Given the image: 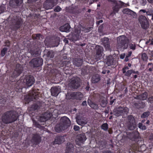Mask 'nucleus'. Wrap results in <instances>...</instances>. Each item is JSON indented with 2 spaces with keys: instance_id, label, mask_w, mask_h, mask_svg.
Returning <instances> with one entry per match:
<instances>
[{
  "instance_id": "1",
  "label": "nucleus",
  "mask_w": 153,
  "mask_h": 153,
  "mask_svg": "<svg viewBox=\"0 0 153 153\" xmlns=\"http://www.w3.org/2000/svg\"><path fill=\"white\" fill-rule=\"evenodd\" d=\"M70 124L71 121L69 119L66 117H63L61 118L59 124L56 125L55 130L58 132L62 131L67 128Z\"/></svg>"
},
{
  "instance_id": "2",
  "label": "nucleus",
  "mask_w": 153,
  "mask_h": 153,
  "mask_svg": "<svg viewBox=\"0 0 153 153\" xmlns=\"http://www.w3.org/2000/svg\"><path fill=\"white\" fill-rule=\"evenodd\" d=\"M17 118V114L16 112L10 111L5 113L3 116L2 120L4 123L7 124L16 121Z\"/></svg>"
},
{
  "instance_id": "3",
  "label": "nucleus",
  "mask_w": 153,
  "mask_h": 153,
  "mask_svg": "<svg viewBox=\"0 0 153 153\" xmlns=\"http://www.w3.org/2000/svg\"><path fill=\"white\" fill-rule=\"evenodd\" d=\"M91 28V27H89L86 28L81 25H79L77 27H75V32L71 39L72 41L77 40L79 39L80 30L83 31L85 32H88L90 31Z\"/></svg>"
},
{
  "instance_id": "4",
  "label": "nucleus",
  "mask_w": 153,
  "mask_h": 153,
  "mask_svg": "<svg viewBox=\"0 0 153 153\" xmlns=\"http://www.w3.org/2000/svg\"><path fill=\"white\" fill-rule=\"evenodd\" d=\"M117 41L118 48L126 49L127 48L129 40L125 36L122 35L118 37Z\"/></svg>"
},
{
  "instance_id": "5",
  "label": "nucleus",
  "mask_w": 153,
  "mask_h": 153,
  "mask_svg": "<svg viewBox=\"0 0 153 153\" xmlns=\"http://www.w3.org/2000/svg\"><path fill=\"white\" fill-rule=\"evenodd\" d=\"M38 94V93L35 90L30 91L29 94L25 96L24 99L25 101L26 102V103H28L33 100V99H36L39 97Z\"/></svg>"
},
{
  "instance_id": "6",
  "label": "nucleus",
  "mask_w": 153,
  "mask_h": 153,
  "mask_svg": "<svg viewBox=\"0 0 153 153\" xmlns=\"http://www.w3.org/2000/svg\"><path fill=\"white\" fill-rule=\"evenodd\" d=\"M83 94L80 92H73L71 93H68L66 96L67 99H76L81 100L83 97Z\"/></svg>"
},
{
  "instance_id": "7",
  "label": "nucleus",
  "mask_w": 153,
  "mask_h": 153,
  "mask_svg": "<svg viewBox=\"0 0 153 153\" xmlns=\"http://www.w3.org/2000/svg\"><path fill=\"white\" fill-rule=\"evenodd\" d=\"M128 111V109L126 107H119L118 108L114 109V114L116 116H119L122 115L124 113H127Z\"/></svg>"
},
{
  "instance_id": "8",
  "label": "nucleus",
  "mask_w": 153,
  "mask_h": 153,
  "mask_svg": "<svg viewBox=\"0 0 153 153\" xmlns=\"http://www.w3.org/2000/svg\"><path fill=\"white\" fill-rule=\"evenodd\" d=\"M138 21L143 29H146L148 27L149 23L145 16L142 15L140 16L139 18Z\"/></svg>"
},
{
  "instance_id": "9",
  "label": "nucleus",
  "mask_w": 153,
  "mask_h": 153,
  "mask_svg": "<svg viewBox=\"0 0 153 153\" xmlns=\"http://www.w3.org/2000/svg\"><path fill=\"white\" fill-rule=\"evenodd\" d=\"M57 0L47 1L44 4V7L47 10L51 9L57 4Z\"/></svg>"
},
{
  "instance_id": "10",
  "label": "nucleus",
  "mask_w": 153,
  "mask_h": 153,
  "mask_svg": "<svg viewBox=\"0 0 153 153\" xmlns=\"http://www.w3.org/2000/svg\"><path fill=\"white\" fill-rule=\"evenodd\" d=\"M79 78H73L70 80L69 86L73 88H77L79 86Z\"/></svg>"
},
{
  "instance_id": "11",
  "label": "nucleus",
  "mask_w": 153,
  "mask_h": 153,
  "mask_svg": "<svg viewBox=\"0 0 153 153\" xmlns=\"http://www.w3.org/2000/svg\"><path fill=\"white\" fill-rule=\"evenodd\" d=\"M136 123L134 118L132 116L129 117L128 121L127 123V126L130 130L134 129L136 127Z\"/></svg>"
},
{
  "instance_id": "12",
  "label": "nucleus",
  "mask_w": 153,
  "mask_h": 153,
  "mask_svg": "<svg viewBox=\"0 0 153 153\" xmlns=\"http://www.w3.org/2000/svg\"><path fill=\"white\" fill-rule=\"evenodd\" d=\"M96 54L95 59L97 60L100 59L103 54V49L102 47L97 46L96 48Z\"/></svg>"
},
{
  "instance_id": "13",
  "label": "nucleus",
  "mask_w": 153,
  "mask_h": 153,
  "mask_svg": "<svg viewBox=\"0 0 153 153\" xmlns=\"http://www.w3.org/2000/svg\"><path fill=\"white\" fill-rule=\"evenodd\" d=\"M42 59L41 58H37L33 59L31 62L34 67H38L42 65L43 64Z\"/></svg>"
},
{
  "instance_id": "14",
  "label": "nucleus",
  "mask_w": 153,
  "mask_h": 153,
  "mask_svg": "<svg viewBox=\"0 0 153 153\" xmlns=\"http://www.w3.org/2000/svg\"><path fill=\"white\" fill-rule=\"evenodd\" d=\"M86 137L84 134H81L78 135L77 136L76 141V143L79 145H81L86 140Z\"/></svg>"
},
{
  "instance_id": "15",
  "label": "nucleus",
  "mask_w": 153,
  "mask_h": 153,
  "mask_svg": "<svg viewBox=\"0 0 153 153\" xmlns=\"http://www.w3.org/2000/svg\"><path fill=\"white\" fill-rule=\"evenodd\" d=\"M76 121L78 124L82 126H84L88 123V120L83 117L77 116L76 118Z\"/></svg>"
},
{
  "instance_id": "16",
  "label": "nucleus",
  "mask_w": 153,
  "mask_h": 153,
  "mask_svg": "<svg viewBox=\"0 0 153 153\" xmlns=\"http://www.w3.org/2000/svg\"><path fill=\"white\" fill-rule=\"evenodd\" d=\"M26 85L28 87L32 86L34 83V77L31 76H28L26 78Z\"/></svg>"
},
{
  "instance_id": "17",
  "label": "nucleus",
  "mask_w": 153,
  "mask_h": 153,
  "mask_svg": "<svg viewBox=\"0 0 153 153\" xmlns=\"http://www.w3.org/2000/svg\"><path fill=\"white\" fill-rule=\"evenodd\" d=\"M52 116V114L48 112H46L42 114L39 118V121L40 122H45L49 119Z\"/></svg>"
},
{
  "instance_id": "18",
  "label": "nucleus",
  "mask_w": 153,
  "mask_h": 153,
  "mask_svg": "<svg viewBox=\"0 0 153 153\" xmlns=\"http://www.w3.org/2000/svg\"><path fill=\"white\" fill-rule=\"evenodd\" d=\"M60 92L61 88L59 87H53L51 89V92L53 96H57Z\"/></svg>"
},
{
  "instance_id": "19",
  "label": "nucleus",
  "mask_w": 153,
  "mask_h": 153,
  "mask_svg": "<svg viewBox=\"0 0 153 153\" xmlns=\"http://www.w3.org/2000/svg\"><path fill=\"white\" fill-rule=\"evenodd\" d=\"M22 71V68L20 65L17 64L16 66V68L14 72L13 76L17 77L19 76L21 73Z\"/></svg>"
},
{
  "instance_id": "20",
  "label": "nucleus",
  "mask_w": 153,
  "mask_h": 153,
  "mask_svg": "<svg viewBox=\"0 0 153 153\" xmlns=\"http://www.w3.org/2000/svg\"><path fill=\"white\" fill-rule=\"evenodd\" d=\"M64 137L62 136H58L56 137L54 141V144H59L64 142Z\"/></svg>"
},
{
  "instance_id": "21",
  "label": "nucleus",
  "mask_w": 153,
  "mask_h": 153,
  "mask_svg": "<svg viewBox=\"0 0 153 153\" xmlns=\"http://www.w3.org/2000/svg\"><path fill=\"white\" fill-rule=\"evenodd\" d=\"M102 42L106 50H110V45L109 39L107 38H104L102 40Z\"/></svg>"
},
{
  "instance_id": "22",
  "label": "nucleus",
  "mask_w": 153,
  "mask_h": 153,
  "mask_svg": "<svg viewBox=\"0 0 153 153\" xmlns=\"http://www.w3.org/2000/svg\"><path fill=\"white\" fill-rule=\"evenodd\" d=\"M31 141L34 144H37L40 141V137L38 134L34 135Z\"/></svg>"
},
{
  "instance_id": "23",
  "label": "nucleus",
  "mask_w": 153,
  "mask_h": 153,
  "mask_svg": "<svg viewBox=\"0 0 153 153\" xmlns=\"http://www.w3.org/2000/svg\"><path fill=\"white\" fill-rule=\"evenodd\" d=\"M70 28V25L68 24H67L61 26L59 28V30L61 32H68L69 31Z\"/></svg>"
},
{
  "instance_id": "24",
  "label": "nucleus",
  "mask_w": 153,
  "mask_h": 153,
  "mask_svg": "<svg viewBox=\"0 0 153 153\" xmlns=\"http://www.w3.org/2000/svg\"><path fill=\"white\" fill-rule=\"evenodd\" d=\"M74 152V147L72 144L69 143L68 144L66 147L65 153H73Z\"/></svg>"
},
{
  "instance_id": "25",
  "label": "nucleus",
  "mask_w": 153,
  "mask_h": 153,
  "mask_svg": "<svg viewBox=\"0 0 153 153\" xmlns=\"http://www.w3.org/2000/svg\"><path fill=\"white\" fill-rule=\"evenodd\" d=\"M147 97V94L146 92H144L143 94L137 96V99L142 100H146Z\"/></svg>"
},
{
  "instance_id": "26",
  "label": "nucleus",
  "mask_w": 153,
  "mask_h": 153,
  "mask_svg": "<svg viewBox=\"0 0 153 153\" xmlns=\"http://www.w3.org/2000/svg\"><path fill=\"white\" fill-rule=\"evenodd\" d=\"M88 102L89 106L92 108L95 109H97L98 108V105L92 102L91 100H88Z\"/></svg>"
},
{
  "instance_id": "27",
  "label": "nucleus",
  "mask_w": 153,
  "mask_h": 153,
  "mask_svg": "<svg viewBox=\"0 0 153 153\" xmlns=\"http://www.w3.org/2000/svg\"><path fill=\"white\" fill-rule=\"evenodd\" d=\"M82 63V60L81 59H76L74 62V64L77 67L80 66Z\"/></svg>"
},
{
  "instance_id": "28",
  "label": "nucleus",
  "mask_w": 153,
  "mask_h": 153,
  "mask_svg": "<svg viewBox=\"0 0 153 153\" xmlns=\"http://www.w3.org/2000/svg\"><path fill=\"white\" fill-rule=\"evenodd\" d=\"M132 73L139 74V72L138 71H135L133 70H128L126 72L125 75L127 76H129Z\"/></svg>"
},
{
  "instance_id": "29",
  "label": "nucleus",
  "mask_w": 153,
  "mask_h": 153,
  "mask_svg": "<svg viewBox=\"0 0 153 153\" xmlns=\"http://www.w3.org/2000/svg\"><path fill=\"white\" fill-rule=\"evenodd\" d=\"M113 58L111 56H109L107 58L106 64L110 66L113 64Z\"/></svg>"
},
{
  "instance_id": "30",
  "label": "nucleus",
  "mask_w": 153,
  "mask_h": 153,
  "mask_svg": "<svg viewBox=\"0 0 153 153\" xmlns=\"http://www.w3.org/2000/svg\"><path fill=\"white\" fill-rule=\"evenodd\" d=\"M100 80V77L98 75L93 76L92 78L93 83H95L98 82Z\"/></svg>"
},
{
  "instance_id": "31",
  "label": "nucleus",
  "mask_w": 153,
  "mask_h": 153,
  "mask_svg": "<svg viewBox=\"0 0 153 153\" xmlns=\"http://www.w3.org/2000/svg\"><path fill=\"white\" fill-rule=\"evenodd\" d=\"M101 101L100 105L102 107H105L107 104V101L105 98H101L100 100Z\"/></svg>"
},
{
  "instance_id": "32",
  "label": "nucleus",
  "mask_w": 153,
  "mask_h": 153,
  "mask_svg": "<svg viewBox=\"0 0 153 153\" xmlns=\"http://www.w3.org/2000/svg\"><path fill=\"white\" fill-rule=\"evenodd\" d=\"M118 4H115V5L112 7L113 12L114 13H117L118 12L120 8L118 6Z\"/></svg>"
},
{
  "instance_id": "33",
  "label": "nucleus",
  "mask_w": 153,
  "mask_h": 153,
  "mask_svg": "<svg viewBox=\"0 0 153 153\" xmlns=\"http://www.w3.org/2000/svg\"><path fill=\"white\" fill-rule=\"evenodd\" d=\"M21 23V19L20 18L16 21L15 27V29H17L19 27Z\"/></svg>"
},
{
  "instance_id": "34",
  "label": "nucleus",
  "mask_w": 153,
  "mask_h": 153,
  "mask_svg": "<svg viewBox=\"0 0 153 153\" xmlns=\"http://www.w3.org/2000/svg\"><path fill=\"white\" fill-rule=\"evenodd\" d=\"M98 144L99 145V147L100 149H102L105 147V143L104 141H101L99 142Z\"/></svg>"
},
{
  "instance_id": "35",
  "label": "nucleus",
  "mask_w": 153,
  "mask_h": 153,
  "mask_svg": "<svg viewBox=\"0 0 153 153\" xmlns=\"http://www.w3.org/2000/svg\"><path fill=\"white\" fill-rule=\"evenodd\" d=\"M47 56L50 58H53L54 56L53 52L52 51H48L47 53Z\"/></svg>"
},
{
  "instance_id": "36",
  "label": "nucleus",
  "mask_w": 153,
  "mask_h": 153,
  "mask_svg": "<svg viewBox=\"0 0 153 153\" xmlns=\"http://www.w3.org/2000/svg\"><path fill=\"white\" fill-rule=\"evenodd\" d=\"M115 4H118V6L120 8H121L124 6V3L120 1H119L118 2L116 1Z\"/></svg>"
},
{
  "instance_id": "37",
  "label": "nucleus",
  "mask_w": 153,
  "mask_h": 153,
  "mask_svg": "<svg viewBox=\"0 0 153 153\" xmlns=\"http://www.w3.org/2000/svg\"><path fill=\"white\" fill-rule=\"evenodd\" d=\"M101 128L105 131L107 130L108 128V124L106 123L102 124L101 126Z\"/></svg>"
},
{
  "instance_id": "38",
  "label": "nucleus",
  "mask_w": 153,
  "mask_h": 153,
  "mask_svg": "<svg viewBox=\"0 0 153 153\" xmlns=\"http://www.w3.org/2000/svg\"><path fill=\"white\" fill-rule=\"evenodd\" d=\"M138 127L142 130H145L146 129V127L143 125L142 123H139L138 124Z\"/></svg>"
},
{
  "instance_id": "39",
  "label": "nucleus",
  "mask_w": 153,
  "mask_h": 153,
  "mask_svg": "<svg viewBox=\"0 0 153 153\" xmlns=\"http://www.w3.org/2000/svg\"><path fill=\"white\" fill-rule=\"evenodd\" d=\"M131 10L128 8H125L123 9L122 12L124 14H126L129 15Z\"/></svg>"
},
{
  "instance_id": "40",
  "label": "nucleus",
  "mask_w": 153,
  "mask_h": 153,
  "mask_svg": "<svg viewBox=\"0 0 153 153\" xmlns=\"http://www.w3.org/2000/svg\"><path fill=\"white\" fill-rule=\"evenodd\" d=\"M149 115V112H146L143 113L141 116V117L145 118L148 117Z\"/></svg>"
},
{
  "instance_id": "41",
  "label": "nucleus",
  "mask_w": 153,
  "mask_h": 153,
  "mask_svg": "<svg viewBox=\"0 0 153 153\" xmlns=\"http://www.w3.org/2000/svg\"><path fill=\"white\" fill-rule=\"evenodd\" d=\"M129 15H131L133 18H135L137 17V16L136 13L131 10Z\"/></svg>"
},
{
  "instance_id": "42",
  "label": "nucleus",
  "mask_w": 153,
  "mask_h": 153,
  "mask_svg": "<svg viewBox=\"0 0 153 153\" xmlns=\"http://www.w3.org/2000/svg\"><path fill=\"white\" fill-rule=\"evenodd\" d=\"M148 57L146 54L145 53H143L142 54V59L143 61H146Z\"/></svg>"
},
{
  "instance_id": "43",
  "label": "nucleus",
  "mask_w": 153,
  "mask_h": 153,
  "mask_svg": "<svg viewBox=\"0 0 153 153\" xmlns=\"http://www.w3.org/2000/svg\"><path fill=\"white\" fill-rule=\"evenodd\" d=\"M7 51V48H4L1 51V56H4L5 54V53Z\"/></svg>"
},
{
  "instance_id": "44",
  "label": "nucleus",
  "mask_w": 153,
  "mask_h": 153,
  "mask_svg": "<svg viewBox=\"0 0 153 153\" xmlns=\"http://www.w3.org/2000/svg\"><path fill=\"white\" fill-rule=\"evenodd\" d=\"M40 51H36L35 52H33V51H31V54H32L33 56H37L38 55H39L40 54Z\"/></svg>"
},
{
  "instance_id": "45",
  "label": "nucleus",
  "mask_w": 153,
  "mask_h": 153,
  "mask_svg": "<svg viewBox=\"0 0 153 153\" xmlns=\"http://www.w3.org/2000/svg\"><path fill=\"white\" fill-rule=\"evenodd\" d=\"M129 47L131 49L134 50L136 48V45L135 44H131L129 45Z\"/></svg>"
},
{
  "instance_id": "46",
  "label": "nucleus",
  "mask_w": 153,
  "mask_h": 153,
  "mask_svg": "<svg viewBox=\"0 0 153 153\" xmlns=\"http://www.w3.org/2000/svg\"><path fill=\"white\" fill-rule=\"evenodd\" d=\"M61 10V8L59 6H57L54 9V11L56 12H59Z\"/></svg>"
},
{
  "instance_id": "47",
  "label": "nucleus",
  "mask_w": 153,
  "mask_h": 153,
  "mask_svg": "<svg viewBox=\"0 0 153 153\" xmlns=\"http://www.w3.org/2000/svg\"><path fill=\"white\" fill-rule=\"evenodd\" d=\"M140 3L142 6H145L146 4V0H141Z\"/></svg>"
},
{
  "instance_id": "48",
  "label": "nucleus",
  "mask_w": 153,
  "mask_h": 153,
  "mask_svg": "<svg viewBox=\"0 0 153 153\" xmlns=\"http://www.w3.org/2000/svg\"><path fill=\"white\" fill-rule=\"evenodd\" d=\"M16 3H17V4L18 6H20L21 4L23 2L22 0H17L16 1H15Z\"/></svg>"
},
{
  "instance_id": "49",
  "label": "nucleus",
  "mask_w": 153,
  "mask_h": 153,
  "mask_svg": "<svg viewBox=\"0 0 153 153\" xmlns=\"http://www.w3.org/2000/svg\"><path fill=\"white\" fill-rule=\"evenodd\" d=\"M5 10V8L4 7L1 6L0 7V13L4 12Z\"/></svg>"
},
{
  "instance_id": "50",
  "label": "nucleus",
  "mask_w": 153,
  "mask_h": 153,
  "mask_svg": "<svg viewBox=\"0 0 153 153\" xmlns=\"http://www.w3.org/2000/svg\"><path fill=\"white\" fill-rule=\"evenodd\" d=\"M152 10H149L146 12V14L147 16H151L153 13H152Z\"/></svg>"
},
{
  "instance_id": "51",
  "label": "nucleus",
  "mask_w": 153,
  "mask_h": 153,
  "mask_svg": "<svg viewBox=\"0 0 153 153\" xmlns=\"http://www.w3.org/2000/svg\"><path fill=\"white\" fill-rule=\"evenodd\" d=\"M129 69V68L128 67H126L123 69V73L124 74L126 73V71Z\"/></svg>"
},
{
  "instance_id": "52",
  "label": "nucleus",
  "mask_w": 153,
  "mask_h": 153,
  "mask_svg": "<svg viewBox=\"0 0 153 153\" xmlns=\"http://www.w3.org/2000/svg\"><path fill=\"white\" fill-rule=\"evenodd\" d=\"M74 129L76 131H78L79 129V127L77 126H74Z\"/></svg>"
},
{
  "instance_id": "53",
  "label": "nucleus",
  "mask_w": 153,
  "mask_h": 153,
  "mask_svg": "<svg viewBox=\"0 0 153 153\" xmlns=\"http://www.w3.org/2000/svg\"><path fill=\"white\" fill-rule=\"evenodd\" d=\"M38 108V106L36 105H33L32 106V108L34 110H36Z\"/></svg>"
},
{
  "instance_id": "54",
  "label": "nucleus",
  "mask_w": 153,
  "mask_h": 153,
  "mask_svg": "<svg viewBox=\"0 0 153 153\" xmlns=\"http://www.w3.org/2000/svg\"><path fill=\"white\" fill-rule=\"evenodd\" d=\"M148 101L150 102L151 103H152L153 102V97H150L148 99Z\"/></svg>"
},
{
  "instance_id": "55",
  "label": "nucleus",
  "mask_w": 153,
  "mask_h": 153,
  "mask_svg": "<svg viewBox=\"0 0 153 153\" xmlns=\"http://www.w3.org/2000/svg\"><path fill=\"white\" fill-rule=\"evenodd\" d=\"M126 54L125 53L121 54L120 56V58L121 59H123L126 56Z\"/></svg>"
},
{
  "instance_id": "56",
  "label": "nucleus",
  "mask_w": 153,
  "mask_h": 153,
  "mask_svg": "<svg viewBox=\"0 0 153 153\" xmlns=\"http://www.w3.org/2000/svg\"><path fill=\"white\" fill-rule=\"evenodd\" d=\"M109 2H112L115 4L116 2V0H107Z\"/></svg>"
},
{
  "instance_id": "57",
  "label": "nucleus",
  "mask_w": 153,
  "mask_h": 153,
  "mask_svg": "<svg viewBox=\"0 0 153 153\" xmlns=\"http://www.w3.org/2000/svg\"><path fill=\"white\" fill-rule=\"evenodd\" d=\"M5 45L7 46H9L10 45L9 41H7L5 42Z\"/></svg>"
},
{
  "instance_id": "58",
  "label": "nucleus",
  "mask_w": 153,
  "mask_h": 153,
  "mask_svg": "<svg viewBox=\"0 0 153 153\" xmlns=\"http://www.w3.org/2000/svg\"><path fill=\"white\" fill-rule=\"evenodd\" d=\"M82 105H87V102L86 101H83L82 103Z\"/></svg>"
},
{
  "instance_id": "59",
  "label": "nucleus",
  "mask_w": 153,
  "mask_h": 153,
  "mask_svg": "<svg viewBox=\"0 0 153 153\" xmlns=\"http://www.w3.org/2000/svg\"><path fill=\"white\" fill-rule=\"evenodd\" d=\"M131 53H132L131 52L129 51L128 52V54L126 56L129 57V56H131Z\"/></svg>"
},
{
  "instance_id": "60",
  "label": "nucleus",
  "mask_w": 153,
  "mask_h": 153,
  "mask_svg": "<svg viewBox=\"0 0 153 153\" xmlns=\"http://www.w3.org/2000/svg\"><path fill=\"white\" fill-rule=\"evenodd\" d=\"M115 100V99H114L112 100H111L110 102V104L111 105H112L113 104V103H114V100Z\"/></svg>"
},
{
  "instance_id": "61",
  "label": "nucleus",
  "mask_w": 153,
  "mask_h": 153,
  "mask_svg": "<svg viewBox=\"0 0 153 153\" xmlns=\"http://www.w3.org/2000/svg\"><path fill=\"white\" fill-rule=\"evenodd\" d=\"M63 41L66 43H68V40L66 38H65L64 39Z\"/></svg>"
},
{
  "instance_id": "62",
  "label": "nucleus",
  "mask_w": 153,
  "mask_h": 153,
  "mask_svg": "<svg viewBox=\"0 0 153 153\" xmlns=\"http://www.w3.org/2000/svg\"><path fill=\"white\" fill-rule=\"evenodd\" d=\"M140 12H142L143 13H146V10H143V9L140 10Z\"/></svg>"
},
{
  "instance_id": "63",
  "label": "nucleus",
  "mask_w": 153,
  "mask_h": 153,
  "mask_svg": "<svg viewBox=\"0 0 153 153\" xmlns=\"http://www.w3.org/2000/svg\"><path fill=\"white\" fill-rule=\"evenodd\" d=\"M128 57H128L126 56L125 58V60L126 62H127L128 61V60H129V59H128Z\"/></svg>"
},
{
  "instance_id": "64",
  "label": "nucleus",
  "mask_w": 153,
  "mask_h": 153,
  "mask_svg": "<svg viewBox=\"0 0 153 153\" xmlns=\"http://www.w3.org/2000/svg\"><path fill=\"white\" fill-rule=\"evenodd\" d=\"M102 22L103 21L102 20H100L97 22V24L98 25H99L100 23H102Z\"/></svg>"
}]
</instances>
